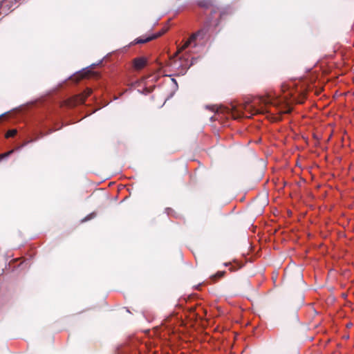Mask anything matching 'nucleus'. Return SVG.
I'll return each mask as SVG.
<instances>
[{
  "label": "nucleus",
  "instance_id": "7",
  "mask_svg": "<svg viewBox=\"0 0 354 354\" xmlns=\"http://www.w3.org/2000/svg\"><path fill=\"white\" fill-rule=\"evenodd\" d=\"M223 274H224V272H218L216 275H213V276L212 277V279H214L216 277H222V276L223 275Z\"/></svg>",
  "mask_w": 354,
  "mask_h": 354
},
{
  "label": "nucleus",
  "instance_id": "1",
  "mask_svg": "<svg viewBox=\"0 0 354 354\" xmlns=\"http://www.w3.org/2000/svg\"><path fill=\"white\" fill-rule=\"evenodd\" d=\"M200 35V32H197L196 34H194L192 35L190 38L187 41H185V43L184 44V45L180 48L176 54L177 53H180L182 50H183L184 49H185L186 48H188L189 46H193V47H195L196 46V44L195 42V40H196V38Z\"/></svg>",
  "mask_w": 354,
  "mask_h": 354
},
{
  "label": "nucleus",
  "instance_id": "9",
  "mask_svg": "<svg viewBox=\"0 0 354 354\" xmlns=\"http://www.w3.org/2000/svg\"><path fill=\"white\" fill-rule=\"evenodd\" d=\"M163 33L162 31H160L159 32H157V34H154L153 35H158V37L162 35Z\"/></svg>",
  "mask_w": 354,
  "mask_h": 354
},
{
  "label": "nucleus",
  "instance_id": "4",
  "mask_svg": "<svg viewBox=\"0 0 354 354\" xmlns=\"http://www.w3.org/2000/svg\"><path fill=\"white\" fill-rule=\"evenodd\" d=\"M92 93V90L90 89V88H87L84 93L83 94H82L81 95H80L78 97V99L77 100V102L78 103H83L85 98L88 96L89 95H91V93Z\"/></svg>",
  "mask_w": 354,
  "mask_h": 354
},
{
  "label": "nucleus",
  "instance_id": "12",
  "mask_svg": "<svg viewBox=\"0 0 354 354\" xmlns=\"http://www.w3.org/2000/svg\"><path fill=\"white\" fill-rule=\"evenodd\" d=\"M86 72H84V75H83V76H86Z\"/></svg>",
  "mask_w": 354,
  "mask_h": 354
},
{
  "label": "nucleus",
  "instance_id": "6",
  "mask_svg": "<svg viewBox=\"0 0 354 354\" xmlns=\"http://www.w3.org/2000/svg\"><path fill=\"white\" fill-rule=\"evenodd\" d=\"M16 133H17V130L16 129H12V130H10V131H8L7 132L6 136L7 138L12 137V136H14Z\"/></svg>",
  "mask_w": 354,
  "mask_h": 354
},
{
  "label": "nucleus",
  "instance_id": "5",
  "mask_svg": "<svg viewBox=\"0 0 354 354\" xmlns=\"http://www.w3.org/2000/svg\"><path fill=\"white\" fill-rule=\"evenodd\" d=\"M96 216V214L95 212H93L91 214H90L89 215H88L87 216H86L83 220H82V222H85V221H89L93 218H95Z\"/></svg>",
  "mask_w": 354,
  "mask_h": 354
},
{
  "label": "nucleus",
  "instance_id": "3",
  "mask_svg": "<svg viewBox=\"0 0 354 354\" xmlns=\"http://www.w3.org/2000/svg\"><path fill=\"white\" fill-rule=\"evenodd\" d=\"M157 37H158V35H151L150 37H147L146 39L138 38V39H135V41H133V44H144V43L149 41L153 39H156Z\"/></svg>",
  "mask_w": 354,
  "mask_h": 354
},
{
  "label": "nucleus",
  "instance_id": "2",
  "mask_svg": "<svg viewBox=\"0 0 354 354\" xmlns=\"http://www.w3.org/2000/svg\"><path fill=\"white\" fill-rule=\"evenodd\" d=\"M147 59L144 57H138L134 59L133 66L136 69H141L146 65Z\"/></svg>",
  "mask_w": 354,
  "mask_h": 354
},
{
  "label": "nucleus",
  "instance_id": "10",
  "mask_svg": "<svg viewBox=\"0 0 354 354\" xmlns=\"http://www.w3.org/2000/svg\"><path fill=\"white\" fill-rule=\"evenodd\" d=\"M6 114V113H3V114L0 115V118H2L3 116H4Z\"/></svg>",
  "mask_w": 354,
  "mask_h": 354
},
{
  "label": "nucleus",
  "instance_id": "11",
  "mask_svg": "<svg viewBox=\"0 0 354 354\" xmlns=\"http://www.w3.org/2000/svg\"><path fill=\"white\" fill-rule=\"evenodd\" d=\"M172 81L175 83V84L177 85V83H176V81L175 80V79H172Z\"/></svg>",
  "mask_w": 354,
  "mask_h": 354
},
{
  "label": "nucleus",
  "instance_id": "8",
  "mask_svg": "<svg viewBox=\"0 0 354 354\" xmlns=\"http://www.w3.org/2000/svg\"><path fill=\"white\" fill-rule=\"evenodd\" d=\"M13 150H11L7 153H6L5 154L2 155V157H8L9 156L10 154H12L13 153Z\"/></svg>",
  "mask_w": 354,
  "mask_h": 354
}]
</instances>
